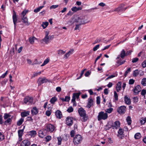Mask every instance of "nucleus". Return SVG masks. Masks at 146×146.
<instances>
[{
  "label": "nucleus",
  "mask_w": 146,
  "mask_h": 146,
  "mask_svg": "<svg viewBox=\"0 0 146 146\" xmlns=\"http://www.w3.org/2000/svg\"><path fill=\"white\" fill-rule=\"evenodd\" d=\"M75 22L80 25H83L88 23V17L86 15H81L76 18Z\"/></svg>",
  "instance_id": "obj_1"
},
{
  "label": "nucleus",
  "mask_w": 146,
  "mask_h": 146,
  "mask_svg": "<svg viewBox=\"0 0 146 146\" xmlns=\"http://www.w3.org/2000/svg\"><path fill=\"white\" fill-rule=\"evenodd\" d=\"M108 117V114L107 113L102 111L99 113L98 119L99 121H100L101 119L105 120L107 119Z\"/></svg>",
  "instance_id": "obj_2"
},
{
  "label": "nucleus",
  "mask_w": 146,
  "mask_h": 146,
  "mask_svg": "<svg viewBox=\"0 0 146 146\" xmlns=\"http://www.w3.org/2000/svg\"><path fill=\"white\" fill-rule=\"evenodd\" d=\"M82 139V137L80 135H77L74 137L73 142L75 144H78L80 143Z\"/></svg>",
  "instance_id": "obj_3"
},
{
  "label": "nucleus",
  "mask_w": 146,
  "mask_h": 146,
  "mask_svg": "<svg viewBox=\"0 0 146 146\" xmlns=\"http://www.w3.org/2000/svg\"><path fill=\"white\" fill-rule=\"evenodd\" d=\"M49 32H45V36L44 38L42 40V41L46 44H48L49 42L51 40V36H48Z\"/></svg>",
  "instance_id": "obj_4"
},
{
  "label": "nucleus",
  "mask_w": 146,
  "mask_h": 146,
  "mask_svg": "<svg viewBox=\"0 0 146 146\" xmlns=\"http://www.w3.org/2000/svg\"><path fill=\"white\" fill-rule=\"evenodd\" d=\"M54 128V127L53 125L49 124L46 125L45 130L47 132L51 133L53 131Z\"/></svg>",
  "instance_id": "obj_5"
},
{
  "label": "nucleus",
  "mask_w": 146,
  "mask_h": 146,
  "mask_svg": "<svg viewBox=\"0 0 146 146\" xmlns=\"http://www.w3.org/2000/svg\"><path fill=\"white\" fill-rule=\"evenodd\" d=\"M33 98L32 97L27 96L24 99V102L25 104H29L33 103Z\"/></svg>",
  "instance_id": "obj_6"
},
{
  "label": "nucleus",
  "mask_w": 146,
  "mask_h": 146,
  "mask_svg": "<svg viewBox=\"0 0 146 146\" xmlns=\"http://www.w3.org/2000/svg\"><path fill=\"white\" fill-rule=\"evenodd\" d=\"M66 124L69 126H71L73 123V118L70 117H67L66 120Z\"/></svg>",
  "instance_id": "obj_7"
},
{
  "label": "nucleus",
  "mask_w": 146,
  "mask_h": 146,
  "mask_svg": "<svg viewBox=\"0 0 146 146\" xmlns=\"http://www.w3.org/2000/svg\"><path fill=\"white\" fill-rule=\"evenodd\" d=\"M48 80L44 77L43 78H39L38 81V85H41L42 84L44 83H46L47 82Z\"/></svg>",
  "instance_id": "obj_8"
},
{
  "label": "nucleus",
  "mask_w": 146,
  "mask_h": 146,
  "mask_svg": "<svg viewBox=\"0 0 146 146\" xmlns=\"http://www.w3.org/2000/svg\"><path fill=\"white\" fill-rule=\"evenodd\" d=\"M141 88L139 85H137L135 87L133 90V91L135 95H137L141 90Z\"/></svg>",
  "instance_id": "obj_9"
},
{
  "label": "nucleus",
  "mask_w": 146,
  "mask_h": 146,
  "mask_svg": "<svg viewBox=\"0 0 146 146\" xmlns=\"http://www.w3.org/2000/svg\"><path fill=\"white\" fill-rule=\"evenodd\" d=\"M126 111V107L124 106H120L117 109V111L120 114H124Z\"/></svg>",
  "instance_id": "obj_10"
},
{
  "label": "nucleus",
  "mask_w": 146,
  "mask_h": 146,
  "mask_svg": "<svg viewBox=\"0 0 146 146\" xmlns=\"http://www.w3.org/2000/svg\"><path fill=\"white\" fill-rule=\"evenodd\" d=\"M30 144V142L29 140L25 139L21 143L20 146H29Z\"/></svg>",
  "instance_id": "obj_11"
},
{
  "label": "nucleus",
  "mask_w": 146,
  "mask_h": 146,
  "mask_svg": "<svg viewBox=\"0 0 146 146\" xmlns=\"http://www.w3.org/2000/svg\"><path fill=\"white\" fill-rule=\"evenodd\" d=\"M93 100L92 97H90L88 99L87 105L86 106L88 108H90L93 104Z\"/></svg>",
  "instance_id": "obj_12"
},
{
  "label": "nucleus",
  "mask_w": 146,
  "mask_h": 146,
  "mask_svg": "<svg viewBox=\"0 0 146 146\" xmlns=\"http://www.w3.org/2000/svg\"><path fill=\"white\" fill-rule=\"evenodd\" d=\"M78 112L80 116L86 114V111L82 108H79L78 110Z\"/></svg>",
  "instance_id": "obj_13"
},
{
  "label": "nucleus",
  "mask_w": 146,
  "mask_h": 146,
  "mask_svg": "<svg viewBox=\"0 0 146 146\" xmlns=\"http://www.w3.org/2000/svg\"><path fill=\"white\" fill-rule=\"evenodd\" d=\"M80 94V92L75 93H73L72 97V99H74L76 100V99H78L79 98V96Z\"/></svg>",
  "instance_id": "obj_14"
},
{
  "label": "nucleus",
  "mask_w": 146,
  "mask_h": 146,
  "mask_svg": "<svg viewBox=\"0 0 146 146\" xmlns=\"http://www.w3.org/2000/svg\"><path fill=\"white\" fill-rule=\"evenodd\" d=\"M13 18L14 24L15 26V27L16 25V23L17 21V18L15 12L14 11H13Z\"/></svg>",
  "instance_id": "obj_15"
},
{
  "label": "nucleus",
  "mask_w": 146,
  "mask_h": 146,
  "mask_svg": "<svg viewBox=\"0 0 146 146\" xmlns=\"http://www.w3.org/2000/svg\"><path fill=\"white\" fill-rule=\"evenodd\" d=\"M45 130H40L38 132L39 136L41 138H43L46 135V133L44 132Z\"/></svg>",
  "instance_id": "obj_16"
},
{
  "label": "nucleus",
  "mask_w": 146,
  "mask_h": 146,
  "mask_svg": "<svg viewBox=\"0 0 146 146\" xmlns=\"http://www.w3.org/2000/svg\"><path fill=\"white\" fill-rule=\"evenodd\" d=\"M123 5H121L115 9L113 11H116L118 12L122 11L123 10Z\"/></svg>",
  "instance_id": "obj_17"
},
{
  "label": "nucleus",
  "mask_w": 146,
  "mask_h": 146,
  "mask_svg": "<svg viewBox=\"0 0 146 146\" xmlns=\"http://www.w3.org/2000/svg\"><path fill=\"white\" fill-rule=\"evenodd\" d=\"M120 123L119 121H116L114 122V124L113 125V129H117L119 127Z\"/></svg>",
  "instance_id": "obj_18"
},
{
  "label": "nucleus",
  "mask_w": 146,
  "mask_h": 146,
  "mask_svg": "<svg viewBox=\"0 0 146 146\" xmlns=\"http://www.w3.org/2000/svg\"><path fill=\"white\" fill-rule=\"evenodd\" d=\"M23 129H20L18 131L19 141H21L22 140V137L23 135Z\"/></svg>",
  "instance_id": "obj_19"
},
{
  "label": "nucleus",
  "mask_w": 146,
  "mask_h": 146,
  "mask_svg": "<svg viewBox=\"0 0 146 146\" xmlns=\"http://www.w3.org/2000/svg\"><path fill=\"white\" fill-rule=\"evenodd\" d=\"M38 112V109L36 107L33 108L31 110V113L33 115H35Z\"/></svg>",
  "instance_id": "obj_20"
},
{
  "label": "nucleus",
  "mask_w": 146,
  "mask_h": 146,
  "mask_svg": "<svg viewBox=\"0 0 146 146\" xmlns=\"http://www.w3.org/2000/svg\"><path fill=\"white\" fill-rule=\"evenodd\" d=\"M124 100L125 103L129 105L131 104L130 99L128 98L127 96H125L124 97Z\"/></svg>",
  "instance_id": "obj_21"
},
{
  "label": "nucleus",
  "mask_w": 146,
  "mask_h": 146,
  "mask_svg": "<svg viewBox=\"0 0 146 146\" xmlns=\"http://www.w3.org/2000/svg\"><path fill=\"white\" fill-rule=\"evenodd\" d=\"M23 22L26 25H29L30 23L28 22V19L26 17H23Z\"/></svg>",
  "instance_id": "obj_22"
},
{
  "label": "nucleus",
  "mask_w": 146,
  "mask_h": 146,
  "mask_svg": "<svg viewBox=\"0 0 146 146\" xmlns=\"http://www.w3.org/2000/svg\"><path fill=\"white\" fill-rule=\"evenodd\" d=\"M55 115L59 119L61 118L62 117V114L61 112L58 110L56 112Z\"/></svg>",
  "instance_id": "obj_23"
},
{
  "label": "nucleus",
  "mask_w": 146,
  "mask_h": 146,
  "mask_svg": "<svg viewBox=\"0 0 146 146\" xmlns=\"http://www.w3.org/2000/svg\"><path fill=\"white\" fill-rule=\"evenodd\" d=\"M29 113L30 111H24L21 113V115L22 117H26L29 115Z\"/></svg>",
  "instance_id": "obj_24"
},
{
  "label": "nucleus",
  "mask_w": 146,
  "mask_h": 146,
  "mask_svg": "<svg viewBox=\"0 0 146 146\" xmlns=\"http://www.w3.org/2000/svg\"><path fill=\"white\" fill-rule=\"evenodd\" d=\"M82 9V8L81 7H72L71 9L74 12H76L79 10H81Z\"/></svg>",
  "instance_id": "obj_25"
},
{
  "label": "nucleus",
  "mask_w": 146,
  "mask_h": 146,
  "mask_svg": "<svg viewBox=\"0 0 146 146\" xmlns=\"http://www.w3.org/2000/svg\"><path fill=\"white\" fill-rule=\"evenodd\" d=\"M121 82H119L117 84V86L116 87V88L117 92H119L120 90V89L121 87Z\"/></svg>",
  "instance_id": "obj_26"
},
{
  "label": "nucleus",
  "mask_w": 146,
  "mask_h": 146,
  "mask_svg": "<svg viewBox=\"0 0 146 146\" xmlns=\"http://www.w3.org/2000/svg\"><path fill=\"white\" fill-rule=\"evenodd\" d=\"M120 56L122 58H124L126 55V53L124 49L122 50L121 51L120 54Z\"/></svg>",
  "instance_id": "obj_27"
},
{
  "label": "nucleus",
  "mask_w": 146,
  "mask_h": 146,
  "mask_svg": "<svg viewBox=\"0 0 146 146\" xmlns=\"http://www.w3.org/2000/svg\"><path fill=\"white\" fill-rule=\"evenodd\" d=\"M118 132L119 134L118 135V136L120 137L121 138V137H122V135L123 134V130L121 128H119Z\"/></svg>",
  "instance_id": "obj_28"
},
{
  "label": "nucleus",
  "mask_w": 146,
  "mask_h": 146,
  "mask_svg": "<svg viewBox=\"0 0 146 146\" xmlns=\"http://www.w3.org/2000/svg\"><path fill=\"white\" fill-rule=\"evenodd\" d=\"M81 117H82L81 119L82 121L85 122L88 119V116L86 114H85V115H84L83 116H81Z\"/></svg>",
  "instance_id": "obj_29"
},
{
  "label": "nucleus",
  "mask_w": 146,
  "mask_h": 146,
  "mask_svg": "<svg viewBox=\"0 0 146 146\" xmlns=\"http://www.w3.org/2000/svg\"><path fill=\"white\" fill-rule=\"evenodd\" d=\"M36 39V38L35 37L29 38V40L30 43L31 44H33L34 42V40Z\"/></svg>",
  "instance_id": "obj_30"
},
{
  "label": "nucleus",
  "mask_w": 146,
  "mask_h": 146,
  "mask_svg": "<svg viewBox=\"0 0 146 146\" xmlns=\"http://www.w3.org/2000/svg\"><path fill=\"white\" fill-rule=\"evenodd\" d=\"M48 22H43L41 24V26L44 29H45L48 25Z\"/></svg>",
  "instance_id": "obj_31"
},
{
  "label": "nucleus",
  "mask_w": 146,
  "mask_h": 146,
  "mask_svg": "<svg viewBox=\"0 0 146 146\" xmlns=\"http://www.w3.org/2000/svg\"><path fill=\"white\" fill-rule=\"evenodd\" d=\"M36 134V133L35 131L33 130L29 132V135L32 137H35Z\"/></svg>",
  "instance_id": "obj_32"
},
{
  "label": "nucleus",
  "mask_w": 146,
  "mask_h": 146,
  "mask_svg": "<svg viewBox=\"0 0 146 146\" xmlns=\"http://www.w3.org/2000/svg\"><path fill=\"white\" fill-rule=\"evenodd\" d=\"M141 137V135L139 133H136L134 135V137L136 139H139Z\"/></svg>",
  "instance_id": "obj_33"
},
{
  "label": "nucleus",
  "mask_w": 146,
  "mask_h": 146,
  "mask_svg": "<svg viewBox=\"0 0 146 146\" xmlns=\"http://www.w3.org/2000/svg\"><path fill=\"white\" fill-rule=\"evenodd\" d=\"M24 121V119L23 118H21L17 122V125L18 126H20L22 124Z\"/></svg>",
  "instance_id": "obj_34"
},
{
  "label": "nucleus",
  "mask_w": 146,
  "mask_h": 146,
  "mask_svg": "<svg viewBox=\"0 0 146 146\" xmlns=\"http://www.w3.org/2000/svg\"><path fill=\"white\" fill-rule=\"evenodd\" d=\"M126 120L128 124L129 125H131V120L130 117L128 116L126 118Z\"/></svg>",
  "instance_id": "obj_35"
},
{
  "label": "nucleus",
  "mask_w": 146,
  "mask_h": 146,
  "mask_svg": "<svg viewBox=\"0 0 146 146\" xmlns=\"http://www.w3.org/2000/svg\"><path fill=\"white\" fill-rule=\"evenodd\" d=\"M141 84L144 86H146V78H143L141 81Z\"/></svg>",
  "instance_id": "obj_36"
},
{
  "label": "nucleus",
  "mask_w": 146,
  "mask_h": 146,
  "mask_svg": "<svg viewBox=\"0 0 146 146\" xmlns=\"http://www.w3.org/2000/svg\"><path fill=\"white\" fill-rule=\"evenodd\" d=\"M113 109L111 108H110L108 109H107L105 110V111L106 113H111L113 111Z\"/></svg>",
  "instance_id": "obj_37"
},
{
  "label": "nucleus",
  "mask_w": 146,
  "mask_h": 146,
  "mask_svg": "<svg viewBox=\"0 0 146 146\" xmlns=\"http://www.w3.org/2000/svg\"><path fill=\"white\" fill-rule=\"evenodd\" d=\"M57 100V98L55 97L52 98L50 100V102L52 104H54V102Z\"/></svg>",
  "instance_id": "obj_38"
},
{
  "label": "nucleus",
  "mask_w": 146,
  "mask_h": 146,
  "mask_svg": "<svg viewBox=\"0 0 146 146\" xmlns=\"http://www.w3.org/2000/svg\"><path fill=\"white\" fill-rule=\"evenodd\" d=\"M10 116L11 115H10L6 113L4 114L3 118L5 119H7L9 118L10 117Z\"/></svg>",
  "instance_id": "obj_39"
},
{
  "label": "nucleus",
  "mask_w": 146,
  "mask_h": 146,
  "mask_svg": "<svg viewBox=\"0 0 146 146\" xmlns=\"http://www.w3.org/2000/svg\"><path fill=\"white\" fill-rule=\"evenodd\" d=\"M43 6H40L38 8L34 10V11L35 13H37L39 12L40 10L42 9L43 7Z\"/></svg>",
  "instance_id": "obj_40"
},
{
  "label": "nucleus",
  "mask_w": 146,
  "mask_h": 146,
  "mask_svg": "<svg viewBox=\"0 0 146 146\" xmlns=\"http://www.w3.org/2000/svg\"><path fill=\"white\" fill-rule=\"evenodd\" d=\"M65 53V51H64L62 50H59L58 51V54L60 55H62L64 54Z\"/></svg>",
  "instance_id": "obj_41"
},
{
  "label": "nucleus",
  "mask_w": 146,
  "mask_h": 146,
  "mask_svg": "<svg viewBox=\"0 0 146 146\" xmlns=\"http://www.w3.org/2000/svg\"><path fill=\"white\" fill-rule=\"evenodd\" d=\"M49 62V59L48 58L46 59L44 61V62L41 66H42L47 64Z\"/></svg>",
  "instance_id": "obj_42"
},
{
  "label": "nucleus",
  "mask_w": 146,
  "mask_h": 146,
  "mask_svg": "<svg viewBox=\"0 0 146 146\" xmlns=\"http://www.w3.org/2000/svg\"><path fill=\"white\" fill-rule=\"evenodd\" d=\"M11 118H8L7 119L5 120L4 123L5 125H7L8 123H9L11 122Z\"/></svg>",
  "instance_id": "obj_43"
},
{
  "label": "nucleus",
  "mask_w": 146,
  "mask_h": 146,
  "mask_svg": "<svg viewBox=\"0 0 146 146\" xmlns=\"http://www.w3.org/2000/svg\"><path fill=\"white\" fill-rule=\"evenodd\" d=\"M108 127V129H110L112 127H113V125H111V122H108V123L106 125V127Z\"/></svg>",
  "instance_id": "obj_44"
},
{
  "label": "nucleus",
  "mask_w": 146,
  "mask_h": 146,
  "mask_svg": "<svg viewBox=\"0 0 146 146\" xmlns=\"http://www.w3.org/2000/svg\"><path fill=\"white\" fill-rule=\"evenodd\" d=\"M139 74V71L137 70L134 71L133 73V76H136Z\"/></svg>",
  "instance_id": "obj_45"
},
{
  "label": "nucleus",
  "mask_w": 146,
  "mask_h": 146,
  "mask_svg": "<svg viewBox=\"0 0 146 146\" xmlns=\"http://www.w3.org/2000/svg\"><path fill=\"white\" fill-rule=\"evenodd\" d=\"M114 97L115 100L117 101L118 100V96L117 94L115 91L114 92Z\"/></svg>",
  "instance_id": "obj_46"
},
{
  "label": "nucleus",
  "mask_w": 146,
  "mask_h": 146,
  "mask_svg": "<svg viewBox=\"0 0 146 146\" xmlns=\"http://www.w3.org/2000/svg\"><path fill=\"white\" fill-rule=\"evenodd\" d=\"M146 122V119L145 118H141L140 122L142 124H144Z\"/></svg>",
  "instance_id": "obj_47"
},
{
  "label": "nucleus",
  "mask_w": 146,
  "mask_h": 146,
  "mask_svg": "<svg viewBox=\"0 0 146 146\" xmlns=\"http://www.w3.org/2000/svg\"><path fill=\"white\" fill-rule=\"evenodd\" d=\"M73 111V109L72 107H69L67 110V111L69 113L72 112Z\"/></svg>",
  "instance_id": "obj_48"
},
{
  "label": "nucleus",
  "mask_w": 146,
  "mask_h": 146,
  "mask_svg": "<svg viewBox=\"0 0 146 146\" xmlns=\"http://www.w3.org/2000/svg\"><path fill=\"white\" fill-rule=\"evenodd\" d=\"M100 46L99 44H98L96 46L93 48V51H96L99 48Z\"/></svg>",
  "instance_id": "obj_49"
},
{
  "label": "nucleus",
  "mask_w": 146,
  "mask_h": 146,
  "mask_svg": "<svg viewBox=\"0 0 146 146\" xmlns=\"http://www.w3.org/2000/svg\"><path fill=\"white\" fill-rule=\"evenodd\" d=\"M81 25H80V24L78 23V24H76V27H75L74 28V30H79V28L80 27V26Z\"/></svg>",
  "instance_id": "obj_50"
},
{
  "label": "nucleus",
  "mask_w": 146,
  "mask_h": 146,
  "mask_svg": "<svg viewBox=\"0 0 146 146\" xmlns=\"http://www.w3.org/2000/svg\"><path fill=\"white\" fill-rule=\"evenodd\" d=\"M58 145H60L61 144V141L62 139L60 137H58Z\"/></svg>",
  "instance_id": "obj_51"
},
{
  "label": "nucleus",
  "mask_w": 146,
  "mask_h": 146,
  "mask_svg": "<svg viewBox=\"0 0 146 146\" xmlns=\"http://www.w3.org/2000/svg\"><path fill=\"white\" fill-rule=\"evenodd\" d=\"M146 94V90H145L143 89V90L141 92V94L143 96H144V97H145V95Z\"/></svg>",
  "instance_id": "obj_52"
},
{
  "label": "nucleus",
  "mask_w": 146,
  "mask_h": 146,
  "mask_svg": "<svg viewBox=\"0 0 146 146\" xmlns=\"http://www.w3.org/2000/svg\"><path fill=\"white\" fill-rule=\"evenodd\" d=\"M139 59L138 58H135L132 59V62L133 63H135L138 61Z\"/></svg>",
  "instance_id": "obj_53"
},
{
  "label": "nucleus",
  "mask_w": 146,
  "mask_h": 146,
  "mask_svg": "<svg viewBox=\"0 0 146 146\" xmlns=\"http://www.w3.org/2000/svg\"><path fill=\"white\" fill-rule=\"evenodd\" d=\"M131 68H129L125 72L124 76L125 77H126L127 75V74L129 72L131 71Z\"/></svg>",
  "instance_id": "obj_54"
},
{
  "label": "nucleus",
  "mask_w": 146,
  "mask_h": 146,
  "mask_svg": "<svg viewBox=\"0 0 146 146\" xmlns=\"http://www.w3.org/2000/svg\"><path fill=\"white\" fill-rule=\"evenodd\" d=\"M75 131L74 130H72L70 133V135L71 137H73L75 135Z\"/></svg>",
  "instance_id": "obj_55"
},
{
  "label": "nucleus",
  "mask_w": 146,
  "mask_h": 146,
  "mask_svg": "<svg viewBox=\"0 0 146 146\" xmlns=\"http://www.w3.org/2000/svg\"><path fill=\"white\" fill-rule=\"evenodd\" d=\"M96 102L98 104H99L100 103V98L99 96L96 98Z\"/></svg>",
  "instance_id": "obj_56"
},
{
  "label": "nucleus",
  "mask_w": 146,
  "mask_h": 146,
  "mask_svg": "<svg viewBox=\"0 0 146 146\" xmlns=\"http://www.w3.org/2000/svg\"><path fill=\"white\" fill-rule=\"evenodd\" d=\"M86 70V69H84V70H82V71H81V73L80 74V76L77 78L78 79H80V78H81L82 77V76L83 74H84V72L85 71V70Z\"/></svg>",
  "instance_id": "obj_57"
},
{
  "label": "nucleus",
  "mask_w": 146,
  "mask_h": 146,
  "mask_svg": "<svg viewBox=\"0 0 146 146\" xmlns=\"http://www.w3.org/2000/svg\"><path fill=\"white\" fill-rule=\"evenodd\" d=\"M4 138V135L0 132V141L3 140Z\"/></svg>",
  "instance_id": "obj_58"
},
{
  "label": "nucleus",
  "mask_w": 146,
  "mask_h": 146,
  "mask_svg": "<svg viewBox=\"0 0 146 146\" xmlns=\"http://www.w3.org/2000/svg\"><path fill=\"white\" fill-rule=\"evenodd\" d=\"M51 137L50 136H47L45 138L46 139V141H49L51 139Z\"/></svg>",
  "instance_id": "obj_59"
},
{
  "label": "nucleus",
  "mask_w": 146,
  "mask_h": 146,
  "mask_svg": "<svg viewBox=\"0 0 146 146\" xmlns=\"http://www.w3.org/2000/svg\"><path fill=\"white\" fill-rule=\"evenodd\" d=\"M133 101L134 102L137 103L138 101V98L137 97H134L133 98Z\"/></svg>",
  "instance_id": "obj_60"
},
{
  "label": "nucleus",
  "mask_w": 146,
  "mask_h": 146,
  "mask_svg": "<svg viewBox=\"0 0 146 146\" xmlns=\"http://www.w3.org/2000/svg\"><path fill=\"white\" fill-rule=\"evenodd\" d=\"M73 20L72 19H71L68 22V24L69 25H71L73 23Z\"/></svg>",
  "instance_id": "obj_61"
},
{
  "label": "nucleus",
  "mask_w": 146,
  "mask_h": 146,
  "mask_svg": "<svg viewBox=\"0 0 146 146\" xmlns=\"http://www.w3.org/2000/svg\"><path fill=\"white\" fill-rule=\"evenodd\" d=\"M28 12V10H24L23 11L22 13V15L23 16L25 17V16L26 15V13Z\"/></svg>",
  "instance_id": "obj_62"
},
{
  "label": "nucleus",
  "mask_w": 146,
  "mask_h": 146,
  "mask_svg": "<svg viewBox=\"0 0 146 146\" xmlns=\"http://www.w3.org/2000/svg\"><path fill=\"white\" fill-rule=\"evenodd\" d=\"M58 5H52L50 7V9H55L58 7Z\"/></svg>",
  "instance_id": "obj_63"
},
{
  "label": "nucleus",
  "mask_w": 146,
  "mask_h": 146,
  "mask_svg": "<svg viewBox=\"0 0 146 146\" xmlns=\"http://www.w3.org/2000/svg\"><path fill=\"white\" fill-rule=\"evenodd\" d=\"M142 65L143 68H145L146 67V60L143 62Z\"/></svg>",
  "instance_id": "obj_64"
}]
</instances>
